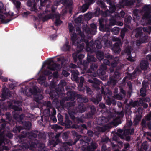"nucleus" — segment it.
Instances as JSON below:
<instances>
[{"label":"nucleus","instance_id":"f257e3e1","mask_svg":"<svg viewBox=\"0 0 151 151\" xmlns=\"http://www.w3.org/2000/svg\"><path fill=\"white\" fill-rule=\"evenodd\" d=\"M84 42L86 44V50L87 53V60L89 63L94 62L95 58L92 53L96 52V48L98 49H100L102 48L101 42L98 40H96L94 42L92 40L89 42L88 40H85Z\"/></svg>","mask_w":151,"mask_h":151},{"label":"nucleus","instance_id":"f03ea898","mask_svg":"<svg viewBox=\"0 0 151 151\" xmlns=\"http://www.w3.org/2000/svg\"><path fill=\"white\" fill-rule=\"evenodd\" d=\"M101 93L104 99L106 100V104L108 105H110L112 104L113 106L116 105V102L115 99L111 98L112 91L108 88L104 87H101Z\"/></svg>","mask_w":151,"mask_h":151},{"label":"nucleus","instance_id":"7ed1b4c3","mask_svg":"<svg viewBox=\"0 0 151 151\" xmlns=\"http://www.w3.org/2000/svg\"><path fill=\"white\" fill-rule=\"evenodd\" d=\"M85 44L82 42L81 44H78L76 47V52L73 53L72 57L74 62L76 63L78 60L79 62L82 63L83 58L84 57V54L79 53L82 51L84 47Z\"/></svg>","mask_w":151,"mask_h":151},{"label":"nucleus","instance_id":"20e7f679","mask_svg":"<svg viewBox=\"0 0 151 151\" xmlns=\"http://www.w3.org/2000/svg\"><path fill=\"white\" fill-rule=\"evenodd\" d=\"M74 135L76 136V139H75L74 141L66 142L64 144L63 146L61 147L60 148V151H68L69 149L68 146H71L73 145H75L77 142V141L79 140L81 137V135H78L77 132L74 131L73 132Z\"/></svg>","mask_w":151,"mask_h":151},{"label":"nucleus","instance_id":"39448f33","mask_svg":"<svg viewBox=\"0 0 151 151\" xmlns=\"http://www.w3.org/2000/svg\"><path fill=\"white\" fill-rule=\"evenodd\" d=\"M27 134V132H25L24 135L20 134L18 136V142L21 143L19 146L22 150H26L29 147V144L27 143V141L24 139L26 137H27L26 136Z\"/></svg>","mask_w":151,"mask_h":151},{"label":"nucleus","instance_id":"423d86ee","mask_svg":"<svg viewBox=\"0 0 151 151\" xmlns=\"http://www.w3.org/2000/svg\"><path fill=\"white\" fill-rule=\"evenodd\" d=\"M134 133V128H128L125 129L123 132V135H121L120 134V136L123 137V139H124L126 141L129 142L131 140V136L133 135Z\"/></svg>","mask_w":151,"mask_h":151},{"label":"nucleus","instance_id":"0eeeda50","mask_svg":"<svg viewBox=\"0 0 151 151\" xmlns=\"http://www.w3.org/2000/svg\"><path fill=\"white\" fill-rule=\"evenodd\" d=\"M13 14V13L11 12H8L4 15L0 14V19L2 23L6 24L12 20V17Z\"/></svg>","mask_w":151,"mask_h":151},{"label":"nucleus","instance_id":"6e6552de","mask_svg":"<svg viewBox=\"0 0 151 151\" xmlns=\"http://www.w3.org/2000/svg\"><path fill=\"white\" fill-rule=\"evenodd\" d=\"M96 111V109L94 106L90 107V111L85 115L82 114V116L84 119H92L93 118Z\"/></svg>","mask_w":151,"mask_h":151},{"label":"nucleus","instance_id":"1a4fd4ad","mask_svg":"<svg viewBox=\"0 0 151 151\" xmlns=\"http://www.w3.org/2000/svg\"><path fill=\"white\" fill-rule=\"evenodd\" d=\"M135 2V0H119L117 7L120 8H124L125 6H131Z\"/></svg>","mask_w":151,"mask_h":151},{"label":"nucleus","instance_id":"9d476101","mask_svg":"<svg viewBox=\"0 0 151 151\" xmlns=\"http://www.w3.org/2000/svg\"><path fill=\"white\" fill-rule=\"evenodd\" d=\"M66 94L67 96V98L68 100L74 101L76 99H77L78 95L77 93L75 91H69L66 93Z\"/></svg>","mask_w":151,"mask_h":151},{"label":"nucleus","instance_id":"9b49d317","mask_svg":"<svg viewBox=\"0 0 151 151\" xmlns=\"http://www.w3.org/2000/svg\"><path fill=\"white\" fill-rule=\"evenodd\" d=\"M88 81L90 83L92 84V86L93 87L97 89H100L99 86V85L100 83V81L97 78H94L92 79H89Z\"/></svg>","mask_w":151,"mask_h":151},{"label":"nucleus","instance_id":"f8f14e48","mask_svg":"<svg viewBox=\"0 0 151 151\" xmlns=\"http://www.w3.org/2000/svg\"><path fill=\"white\" fill-rule=\"evenodd\" d=\"M65 120L62 125L65 126V127L67 128H70L71 127V125L72 124V122L69 119V115L67 114H65Z\"/></svg>","mask_w":151,"mask_h":151},{"label":"nucleus","instance_id":"ddd939ff","mask_svg":"<svg viewBox=\"0 0 151 151\" xmlns=\"http://www.w3.org/2000/svg\"><path fill=\"white\" fill-rule=\"evenodd\" d=\"M121 46V42L120 40H119L114 44L112 49L115 53H119L121 51L120 47Z\"/></svg>","mask_w":151,"mask_h":151},{"label":"nucleus","instance_id":"4468645a","mask_svg":"<svg viewBox=\"0 0 151 151\" xmlns=\"http://www.w3.org/2000/svg\"><path fill=\"white\" fill-rule=\"evenodd\" d=\"M72 35L71 36V39L72 42L73 44L75 46H77L78 44H81L82 42H85L84 41L86 39H84V37L83 38V39H82V42H80V43L78 42V40H76V33H73L71 34Z\"/></svg>","mask_w":151,"mask_h":151},{"label":"nucleus","instance_id":"2eb2a0df","mask_svg":"<svg viewBox=\"0 0 151 151\" xmlns=\"http://www.w3.org/2000/svg\"><path fill=\"white\" fill-rule=\"evenodd\" d=\"M107 4H109L110 6L109 7V11L111 13L114 12L116 9V7L114 1L111 0H106Z\"/></svg>","mask_w":151,"mask_h":151},{"label":"nucleus","instance_id":"dca6fc26","mask_svg":"<svg viewBox=\"0 0 151 151\" xmlns=\"http://www.w3.org/2000/svg\"><path fill=\"white\" fill-rule=\"evenodd\" d=\"M113 22H114V23H112V22H111V21H110V25H104L103 27V29L102 30L101 29H99L100 31L103 32H107V35L109 36L110 35V31H111V26L110 25H115L114 23L115 21L114 20H113Z\"/></svg>","mask_w":151,"mask_h":151},{"label":"nucleus","instance_id":"f3484780","mask_svg":"<svg viewBox=\"0 0 151 151\" xmlns=\"http://www.w3.org/2000/svg\"><path fill=\"white\" fill-rule=\"evenodd\" d=\"M141 124V127L142 130H145L147 127L148 128L149 130H151V122H148L147 123L145 120L143 119L142 120Z\"/></svg>","mask_w":151,"mask_h":151},{"label":"nucleus","instance_id":"a211bd4d","mask_svg":"<svg viewBox=\"0 0 151 151\" xmlns=\"http://www.w3.org/2000/svg\"><path fill=\"white\" fill-rule=\"evenodd\" d=\"M101 94H97L96 97H92L90 99L91 101L93 102L95 105H97L102 99Z\"/></svg>","mask_w":151,"mask_h":151},{"label":"nucleus","instance_id":"6ab92c4d","mask_svg":"<svg viewBox=\"0 0 151 151\" xmlns=\"http://www.w3.org/2000/svg\"><path fill=\"white\" fill-rule=\"evenodd\" d=\"M107 66L105 65L101 64L100 67L97 70V73L99 75H103L106 73V71L107 69Z\"/></svg>","mask_w":151,"mask_h":151},{"label":"nucleus","instance_id":"aec40b11","mask_svg":"<svg viewBox=\"0 0 151 151\" xmlns=\"http://www.w3.org/2000/svg\"><path fill=\"white\" fill-rule=\"evenodd\" d=\"M71 72L72 79L76 82L78 81V79L79 77L78 76L79 74V72L76 70H72Z\"/></svg>","mask_w":151,"mask_h":151},{"label":"nucleus","instance_id":"412c9836","mask_svg":"<svg viewBox=\"0 0 151 151\" xmlns=\"http://www.w3.org/2000/svg\"><path fill=\"white\" fill-rule=\"evenodd\" d=\"M27 136L32 140H35L36 139L37 133L36 130L32 132H27Z\"/></svg>","mask_w":151,"mask_h":151},{"label":"nucleus","instance_id":"4be33fe9","mask_svg":"<svg viewBox=\"0 0 151 151\" xmlns=\"http://www.w3.org/2000/svg\"><path fill=\"white\" fill-rule=\"evenodd\" d=\"M124 130L121 129H118L117 132L116 133V134L114 135V136L113 137V140L117 141L119 138H121V139H123V137L120 136L119 134H120L121 135H123V132Z\"/></svg>","mask_w":151,"mask_h":151},{"label":"nucleus","instance_id":"5701e85b","mask_svg":"<svg viewBox=\"0 0 151 151\" xmlns=\"http://www.w3.org/2000/svg\"><path fill=\"white\" fill-rule=\"evenodd\" d=\"M149 66V63L146 60H143L140 62V67L141 69L144 70H146Z\"/></svg>","mask_w":151,"mask_h":151},{"label":"nucleus","instance_id":"b1692460","mask_svg":"<svg viewBox=\"0 0 151 151\" xmlns=\"http://www.w3.org/2000/svg\"><path fill=\"white\" fill-rule=\"evenodd\" d=\"M117 82L116 80L114 79L112 76H110L109 81L107 82V84L109 87L113 88L115 86Z\"/></svg>","mask_w":151,"mask_h":151},{"label":"nucleus","instance_id":"393cba45","mask_svg":"<svg viewBox=\"0 0 151 151\" xmlns=\"http://www.w3.org/2000/svg\"><path fill=\"white\" fill-rule=\"evenodd\" d=\"M91 28H89L87 31L88 34L94 35L96 32V30L97 29L96 25L93 23L91 24L90 25Z\"/></svg>","mask_w":151,"mask_h":151},{"label":"nucleus","instance_id":"a878e982","mask_svg":"<svg viewBox=\"0 0 151 151\" xmlns=\"http://www.w3.org/2000/svg\"><path fill=\"white\" fill-rule=\"evenodd\" d=\"M98 146V145L96 143L92 142L90 145L86 147L83 148L84 151H89L91 150H95L96 149Z\"/></svg>","mask_w":151,"mask_h":151},{"label":"nucleus","instance_id":"bb28decb","mask_svg":"<svg viewBox=\"0 0 151 151\" xmlns=\"http://www.w3.org/2000/svg\"><path fill=\"white\" fill-rule=\"evenodd\" d=\"M148 39V36L147 35L144 34L139 39V40L137 41V45H138V43L139 44L142 43L146 42Z\"/></svg>","mask_w":151,"mask_h":151},{"label":"nucleus","instance_id":"cd10ccee","mask_svg":"<svg viewBox=\"0 0 151 151\" xmlns=\"http://www.w3.org/2000/svg\"><path fill=\"white\" fill-rule=\"evenodd\" d=\"M104 65H105L106 66L107 65L108 66L111 65L112 67H115L117 63L115 61H114L113 62H111L108 59H104L103 60Z\"/></svg>","mask_w":151,"mask_h":151},{"label":"nucleus","instance_id":"c85d7f7f","mask_svg":"<svg viewBox=\"0 0 151 151\" xmlns=\"http://www.w3.org/2000/svg\"><path fill=\"white\" fill-rule=\"evenodd\" d=\"M61 69V66L60 64L54 63L52 64V67H49L47 69L51 71H55V70H60Z\"/></svg>","mask_w":151,"mask_h":151},{"label":"nucleus","instance_id":"c756f323","mask_svg":"<svg viewBox=\"0 0 151 151\" xmlns=\"http://www.w3.org/2000/svg\"><path fill=\"white\" fill-rule=\"evenodd\" d=\"M108 121V119L106 117L102 116L98 118L97 120V124L100 125H103Z\"/></svg>","mask_w":151,"mask_h":151},{"label":"nucleus","instance_id":"7c9ffc66","mask_svg":"<svg viewBox=\"0 0 151 151\" xmlns=\"http://www.w3.org/2000/svg\"><path fill=\"white\" fill-rule=\"evenodd\" d=\"M78 97L77 99L78 101L81 103H86L88 101V99L86 97H84L81 95H78Z\"/></svg>","mask_w":151,"mask_h":151},{"label":"nucleus","instance_id":"2f4dec72","mask_svg":"<svg viewBox=\"0 0 151 151\" xmlns=\"http://www.w3.org/2000/svg\"><path fill=\"white\" fill-rule=\"evenodd\" d=\"M96 56L99 61H101L104 58V53L101 50L96 51Z\"/></svg>","mask_w":151,"mask_h":151},{"label":"nucleus","instance_id":"473e14b6","mask_svg":"<svg viewBox=\"0 0 151 151\" xmlns=\"http://www.w3.org/2000/svg\"><path fill=\"white\" fill-rule=\"evenodd\" d=\"M142 117V115L140 114H138L136 115L133 121V123L134 125H137L138 124Z\"/></svg>","mask_w":151,"mask_h":151},{"label":"nucleus","instance_id":"72a5a7b5","mask_svg":"<svg viewBox=\"0 0 151 151\" xmlns=\"http://www.w3.org/2000/svg\"><path fill=\"white\" fill-rule=\"evenodd\" d=\"M23 127L22 128L25 129L29 130L30 129L31 123L29 121H25L22 123Z\"/></svg>","mask_w":151,"mask_h":151},{"label":"nucleus","instance_id":"f704fd0d","mask_svg":"<svg viewBox=\"0 0 151 151\" xmlns=\"http://www.w3.org/2000/svg\"><path fill=\"white\" fill-rule=\"evenodd\" d=\"M43 105L47 108L48 111L50 112V109L52 108V104L51 102L50 101H45L43 102Z\"/></svg>","mask_w":151,"mask_h":151},{"label":"nucleus","instance_id":"c9c22d12","mask_svg":"<svg viewBox=\"0 0 151 151\" xmlns=\"http://www.w3.org/2000/svg\"><path fill=\"white\" fill-rule=\"evenodd\" d=\"M97 4L101 8L106 10L107 6H106L105 3L101 0H98L97 1Z\"/></svg>","mask_w":151,"mask_h":151},{"label":"nucleus","instance_id":"e433bc0d","mask_svg":"<svg viewBox=\"0 0 151 151\" xmlns=\"http://www.w3.org/2000/svg\"><path fill=\"white\" fill-rule=\"evenodd\" d=\"M69 43L68 42H66L62 48V50L65 52L70 51V46L69 45Z\"/></svg>","mask_w":151,"mask_h":151},{"label":"nucleus","instance_id":"4c0bfd02","mask_svg":"<svg viewBox=\"0 0 151 151\" xmlns=\"http://www.w3.org/2000/svg\"><path fill=\"white\" fill-rule=\"evenodd\" d=\"M43 98V96L40 93H38L35 95L34 100L37 102L38 103L39 101L42 99Z\"/></svg>","mask_w":151,"mask_h":151},{"label":"nucleus","instance_id":"58836bf2","mask_svg":"<svg viewBox=\"0 0 151 151\" xmlns=\"http://www.w3.org/2000/svg\"><path fill=\"white\" fill-rule=\"evenodd\" d=\"M49 95L52 98H56L59 96V94L55 90L51 91L50 92Z\"/></svg>","mask_w":151,"mask_h":151},{"label":"nucleus","instance_id":"ea45409f","mask_svg":"<svg viewBox=\"0 0 151 151\" xmlns=\"http://www.w3.org/2000/svg\"><path fill=\"white\" fill-rule=\"evenodd\" d=\"M86 110V107L82 104L78 105V112L82 113L85 112Z\"/></svg>","mask_w":151,"mask_h":151},{"label":"nucleus","instance_id":"a19ab883","mask_svg":"<svg viewBox=\"0 0 151 151\" xmlns=\"http://www.w3.org/2000/svg\"><path fill=\"white\" fill-rule=\"evenodd\" d=\"M138 104V101H135L134 102L131 101L128 104H126V105L128 107L131 108L132 107H135L137 106Z\"/></svg>","mask_w":151,"mask_h":151},{"label":"nucleus","instance_id":"79ce46f5","mask_svg":"<svg viewBox=\"0 0 151 151\" xmlns=\"http://www.w3.org/2000/svg\"><path fill=\"white\" fill-rule=\"evenodd\" d=\"M83 118L82 116L81 117H76L73 122L74 123L77 124L83 123L84 122V121Z\"/></svg>","mask_w":151,"mask_h":151},{"label":"nucleus","instance_id":"37998d69","mask_svg":"<svg viewBox=\"0 0 151 151\" xmlns=\"http://www.w3.org/2000/svg\"><path fill=\"white\" fill-rule=\"evenodd\" d=\"M45 76H40L38 79L39 83L41 85H42L45 83Z\"/></svg>","mask_w":151,"mask_h":151},{"label":"nucleus","instance_id":"c03bdc74","mask_svg":"<svg viewBox=\"0 0 151 151\" xmlns=\"http://www.w3.org/2000/svg\"><path fill=\"white\" fill-rule=\"evenodd\" d=\"M22 129H23L22 127L19 126H18L14 127L13 129V131L14 133H20Z\"/></svg>","mask_w":151,"mask_h":151},{"label":"nucleus","instance_id":"a18cd8bd","mask_svg":"<svg viewBox=\"0 0 151 151\" xmlns=\"http://www.w3.org/2000/svg\"><path fill=\"white\" fill-rule=\"evenodd\" d=\"M61 141L59 139H56L55 141L54 140H52L50 142V143L51 145H52L53 147H55L56 145L58 143L60 142Z\"/></svg>","mask_w":151,"mask_h":151},{"label":"nucleus","instance_id":"49530a36","mask_svg":"<svg viewBox=\"0 0 151 151\" xmlns=\"http://www.w3.org/2000/svg\"><path fill=\"white\" fill-rule=\"evenodd\" d=\"M5 137L4 131L0 129V146L2 145V142Z\"/></svg>","mask_w":151,"mask_h":151},{"label":"nucleus","instance_id":"de8ad7c7","mask_svg":"<svg viewBox=\"0 0 151 151\" xmlns=\"http://www.w3.org/2000/svg\"><path fill=\"white\" fill-rule=\"evenodd\" d=\"M89 6L86 5V4H85L80 7L79 8V11L80 12L84 13L87 10Z\"/></svg>","mask_w":151,"mask_h":151},{"label":"nucleus","instance_id":"09e8293b","mask_svg":"<svg viewBox=\"0 0 151 151\" xmlns=\"http://www.w3.org/2000/svg\"><path fill=\"white\" fill-rule=\"evenodd\" d=\"M111 31L113 34L117 35L119 33L120 29L118 27H115L114 28L111 29Z\"/></svg>","mask_w":151,"mask_h":151},{"label":"nucleus","instance_id":"8fccbe9b","mask_svg":"<svg viewBox=\"0 0 151 151\" xmlns=\"http://www.w3.org/2000/svg\"><path fill=\"white\" fill-rule=\"evenodd\" d=\"M144 34L142 30L138 29L135 34V36L136 37L139 38V39Z\"/></svg>","mask_w":151,"mask_h":151},{"label":"nucleus","instance_id":"3c124183","mask_svg":"<svg viewBox=\"0 0 151 151\" xmlns=\"http://www.w3.org/2000/svg\"><path fill=\"white\" fill-rule=\"evenodd\" d=\"M99 28L103 30V29L104 26V19L102 18L99 19Z\"/></svg>","mask_w":151,"mask_h":151},{"label":"nucleus","instance_id":"603ef678","mask_svg":"<svg viewBox=\"0 0 151 151\" xmlns=\"http://www.w3.org/2000/svg\"><path fill=\"white\" fill-rule=\"evenodd\" d=\"M142 18L143 19L147 20L148 19H151V15L149 12H145Z\"/></svg>","mask_w":151,"mask_h":151},{"label":"nucleus","instance_id":"864d4df0","mask_svg":"<svg viewBox=\"0 0 151 151\" xmlns=\"http://www.w3.org/2000/svg\"><path fill=\"white\" fill-rule=\"evenodd\" d=\"M75 22L77 24L81 23L83 22L82 16L81 15H80L77 18L75 19Z\"/></svg>","mask_w":151,"mask_h":151},{"label":"nucleus","instance_id":"5fc2aeb1","mask_svg":"<svg viewBox=\"0 0 151 151\" xmlns=\"http://www.w3.org/2000/svg\"><path fill=\"white\" fill-rule=\"evenodd\" d=\"M150 99L149 97L141 98H140L139 102L140 103L145 102H149L150 101Z\"/></svg>","mask_w":151,"mask_h":151},{"label":"nucleus","instance_id":"6e6d98bb","mask_svg":"<svg viewBox=\"0 0 151 151\" xmlns=\"http://www.w3.org/2000/svg\"><path fill=\"white\" fill-rule=\"evenodd\" d=\"M95 1L96 0H84L85 4L89 7L93 4Z\"/></svg>","mask_w":151,"mask_h":151},{"label":"nucleus","instance_id":"4d7b16f0","mask_svg":"<svg viewBox=\"0 0 151 151\" xmlns=\"http://www.w3.org/2000/svg\"><path fill=\"white\" fill-rule=\"evenodd\" d=\"M69 133L68 132H64L62 135V138L64 140H67L68 138Z\"/></svg>","mask_w":151,"mask_h":151},{"label":"nucleus","instance_id":"13d9d810","mask_svg":"<svg viewBox=\"0 0 151 151\" xmlns=\"http://www.w3.org/2000/svg\"><path fill=\"white\" fill-rule=\"evenodd\" d=\"M127 29L126 28L122 29L120 32V36L121 38L123 39L125 36L126 33L127 31Z\"/></svg>","mask_w":151,"mask_h":151},{"label":"nucleus","instance_id":"bf43d9fd","mask_svg":"<svg viewBox=\"0 0 151 151\" xmlns=\"http://www.w3.org/2000/svg\"><path fill=\"white\" fill-rule=\"evenodd\" d=\"M14 4L15 5L17 9H19L20 8L21 3L19 1H16V0H12Z\"/></svg>","mask_w":151,"mask_h":151},{"label":"nucleus","instance_id":"052dcab7","mask_svg":"<svg viewBox=\"0 0 151 151\" xmlns=\"http://www.w3.org/2000/svg\"><path fill=\"white\" fill-rule=\"evenodd\" d=\"M29 91L31 93L34 95H35L37 93V88L35 87H33L32 89L30 88Z\"/></svg>","mask_w":151,"mask_h":151},{"label":"nucleus","instance_id":"680f3d73","mask_svg":"<svg viewBox=\"0 0 151 151\" xmlns=\"http://www.w3.org/2000/svg\"><path fill=\"white\" fill-rule=\"evenodd\" d=\"M112 97L115 99L120 100H122L124 98L123 96L122 95L119 94L118 93L116 94H114Z\"/></svg>","mask_w":151,"mask_h":151},{"label":"nucleus","instance_id":"e2e57ef3","mask_svg":"<svg viewBox=\"0 0 151 151\" xmlns=\"http://www.w3.org/2000/svg\"><path fill=\"white\" fill-rule=\"evenodd\" d=\"M63 89V88L60 86V85L56 87L55 89V91H56L57 93H58L59 95L61 93V92Z\"/></svg>","mask_w":151,"mask_h":151},{"label":"nucleus","instance_id":"0e129e2a","mask_svg":"<svg viewBox=\"0 0 151 151\" xmlns=\"http://www.w3.org/2000/svg\"><path fill=\"white\" fill-rule=\"evenodd\" d=\"M37 146V145L35 143L32 142L30 145L29 147V149L30 150L34 151L35 150V148Z\"/></svg>","mask_w":151,"mask_h":151},{"label":"nucleus","instance_id":"69168bd1","mask_svg":"<svg viewBox=\"0 0 151 151\" xmlns=\"http://www.w3.org/2000/svg\"><path fill=\"white\" fill-rule=\"evenodd\" d=\"M130 147V145L129 143H124V148L122 151H127L128 150Z\"/></svg>","mask_w":151,"mask_h":151},{"label":"nucleus","instance_id":"338daca9","mask_svg":"<svg viewBox=\"0 0 151 151\" xmlns=\"http://www.w3.org/2000/svg\"><path fill=\"white\" fill-rule=\"evenodd\" d=\"M85 17L86 18L89 20L91 19L94 16L92 13L88 12L85 14Z\"/></svg>","mask_w":151,"mask_h":151},{"label":"nucleus","instance_id":"774afa93","mask_svg":"<svg viewBox=\"0 0 151 151\" xmlns=\"http://www.w3.org/2000/svg\"><path fill=\"white\" fill-rule=\"evenodd\" d=\"M131 19L132 17L130 16H126L124 19V21L125 23L128 24L131 22Z\"/></svg>","mask_w":151,"mask_h":151}]
</instances>
